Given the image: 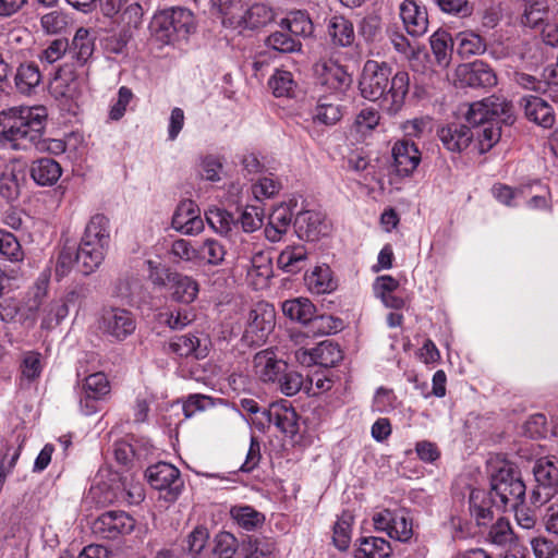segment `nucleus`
<instances>
[{"label":"nucleus","instance_id":"f257e3e1","mask_svg":"<svg viewBox=\"0 0 558 558\" xmlns=\"http://www.w3.org/2000/svg\"><path fill=\"white\" fill-rule=\"evenodd\" d=\"M410 87V75L399 71L391 76V68L385 62H365L360 80L361 95L371 101L383 99L387 109L397 112L403 105Z\"/></svg>","mask_w":558,"mask_h":558},{"label":"nucleus","instance_id":"f03ea898","mask_svg":"<svg viewBox=\"0 0 558 558\" xmlns=\"http://www.w3.org/2000/svg\"><path fill=\"white\" fill-rule=\"evenodd\" d=\"M47 110L45 107L11 108L0 113V144L12 149L35 148L43 137Z\"/></svg>","mask_w":558,"mask_h":558},{"label":"nucleus","instance_id":"7ed1b4c3","mask_svg":"<svg viewBox=\"0 0 558 558\" xmlns=\"http://www.w3.org/2000/svg\"><path fill=\"white\" fill-rule=\"evenodd\" d=\"M525 490L520 472L510 462H502L490 475L489 500L499 510L518 508L524 500Z\"/></svg>","mask_w":558,"mask_h":558},{"label":"nucleus","instance_id":"20e7f679","mask_svg":"<svg viewBox=\"0 0 558 558\" xmlns=\"http://www.w3.org/2000/svg\"><path fill=\"white\" fill-rule=\"evenodd\" d=\"M84 366L83 361L77 362L76 377H83L80 385L78 411L84 416L96 414L100 410V402L105 401L111 392V385L102 372H93Z\"/></svg>","mask_w":558,"mask_h":558},{"label":"nucleus","instance_id":"39448f33","mask_svg":"<svg viewBox=\"0 0 558 558\" xmlns=\"http://www.w3.org/2000/svg\"><path fill=\"white\" fill-rule=\"evenodd\" d=\"M238 259L246 260V279L255 289H263L268 286L272 277V260L269 253L254 241L253 236L241 238L236 246Z\"/></svg>","mask_w":558,"mask_h":558},{"label":"nucleus","instance_id":"423d86ee","mask_svg":"<svg viewBox=\"0 0 558 558\" xmlns=\"http://www.w3.org/2000/svg\"><path fill=\"white\" fill-rule=\"evenodd\" d=\"M153 31L158 39L167 44L186 39L194 32L193 13L184 8H175L154 17Z\"/></svg>","mask_w":558,"mask_h":558},{"label":"nucleus","instance_id":"0eeeda50","mask_svg":"<svg viewBox=\"0 0 558 558\" xmlns=\"http://www.w3.org/2000/svg\"><path fill=\"white\" fill-rule=\"evenodd\" d=\"M145 476L149 485L159 492V498L166 502H174L184 487L180 471L167 462H159L149 466Z\"/></svg>","mask_w":558,"mask_h":558},{"label":"nucleus","instance_id":"6e6552de","mask_svg":"<svg viewBox=\"0 0 558 558\" xmlns=\"http://www.w3.org/2000/svg\"><path fill=\"white\" fill-rule=\"evenodd\" d=\"M536 487L530 495L531 504L542 506L549 501L558 490V459L545 457L536 461L533 468Z\"/></svg>","mask_w":558,"mask_h":558},{"label":"nucleus","instance_id":"1a4fd4ad","mask_svg":"<svg viewBox=\"0 0 558 558\" xmlns=\"http://www.w3.org/2000/svg\"><path fill=\"white\" fill-rule=\"evenodd\" d=\"M100 332L116 341H124L136 329V319L126 308L104 306L97 319Z\"/></svg>","mask_w":558,"mask_h":558},{"label":"nucleus","instance_id":"9d476101","mask_svg":"<svg viewBox=\"0 0 558 558\" xmlns=\"http://www.w3.org/2000/svg\"><path fill=\"white\" fill-rule=\"evenodd\" d=\"M284 316L302 325L312 324L313 331L328 333L330 331L329 322L331 317L316 315L315 305L306 298H295L286 300L281 305Z\"/></svg>","mask_w":558,"mask_h":558},{"label":"nucleus","instance_id":"9b49d317","mask_svg":"<svg viewBox=\"0 0 558 558\" xmlns=\"http://www.w3.org/2000/svg\"><path fill=\"white\" fill-rule=\"evenodd\" d=\"M276 325V314L271 306L263 305L250 311L242 339L248 345L266 341Z\"/></svg>","mask_w":558,"mask_h":558},{"label":"nucleus","instance_id":"f8f14e48","mask_svg":"<svg viewBox=\"0 0 558 558\" xmlns=\"http://www.w3.org/2000/svg\"><path fill=\"white\" fill-rule=\"evenodd\" d=\"M374 526L377 531L399 542H408L413 535L412 520L404 510L384 509L373 517Z\"/></svg>","mask_w":558,"mask_h":558},{"label":"nucleus","instance_id":"ddd939ff","mask_svg":"<svg viewBox=\"0 0 558 558\" xmlns=\"http://www.w3.org/2000/svg\"><path fill=\"white\" fill-rule=\"evenodd\" d=\"M135 526V520L124 511H107L94 520L93 533L101 538L116 539L130 534Z\"/></svg>","mask_w":558,"mask_h":558},{"label":"nucleus","instance_id":"4468645a","mask_svg":"<svg viewBox=\"0 0 558 558\" xmlns=\"http://www.w3.org/2000/svg\"><path fill=\"white\" fill-rule=\"evenodd\" d=\"M287 367L288 364L272 349L262 350L253 359L254 374L265 384H276Z\"/></svg>","mask_w":558,"mask_h":558},{"label":"nucleus","instance_id":"2eb2a0df","mask_svg":"<svg viewBox=\"0 0 558 558\" xmlns=\"http://www.w3.org/2000/svg\"><path fill=\"white\" fill-rule=\"evenodd\" d=\"M313 69L319 82L331 89L344 90L352 84V76L332 59L322 58Z\"/></svg>","mask_w":558,"mask_h":558},{"label":"nucleus","instance_id":"dca6fc26","mask_svg":"<svg viewBox=\"0 0 558 558\" xmlns=\"http://www.w3.org/2000/svg\"><path fill=\"white\" fill-rule=\"evenodd\" d=\"M295 233L301 240L317 241L327 235L329 226L325 216L315 210H304L296 215L294 220Z\"/></svg>","mask_w":558,"mask_h":558},{"label":"nucleus","instance_id":"f3484780","mask_svg":"<svg viewBox=\"0 0 558 558\" xmlns=\"http://www.w3.org/2000/svg\"><path fill=\"white\" fill-rule=\"evenodd\" d=\"M171 226L177 231L186 235L202 232L204 222L196 204L190 199L181 202L172 216Z\"/></svg>","mask_w":558,"mask_h":558},{"label":"nucleus","instance_id":"a211bd4d","mask_svg":"<svg viewBox=\"0 0 558 558\" xmlns=\"http://www.w3.org/2000/svg\"><path fill=\"white\" fill-rule=\"evenodd\" d=\"M392 157L393 167L397 173L402 177L412 174L421 162V153L417 146L408 140L395 143Z\"/></svg>","mask_w":558,"mask_h":558},{"label":"nucleus","instance_id":"6ab92c4d","mask_svg":"<svg viewBox=\"0 0 558 558\" xmlns=\"http://www.w3.org/2000/svg\"><path fill=\"white\" fill-rule=\"evenodd\" d=\"M263 414L269 423L291 437L299 430L298 413L287 402L272 403Z\"/></svg>","mask_w":558,"mask_h":558},{"label":"nucleus","instance_id":"aec40b11","mask_svg":"<svg viewBox=\"0 0 558 558\" xmlns=\"http://www.w3.org/2000/svg\"><path fill=\"white\" fill-rule=\"evenodd\" d=\"M400 16L410 35L418 37L427 32V11L424 7L418 5L415 0H404L401 3Z\"/></svg>","mask_w":558,"mask_h":558},{"label":"nucleus","instance_id":"412c9836","mask_svg":"<svg viewBox=\"0 0 558 558\" xmlns=\"http://www.w3.org/2000/svg\"><path fill=\"white\" fill-rule=\"evenodd\" d=\"M167 280L172 300L190 304L195 301L199 292V283L191 276L180 272H168Z\"/></svg>","mask_w":558,"mask_h":558},{"label":"nucleus","instance_id":"4be33fe9","mask_svg":"<svg viewBox=\"0 0 558 558\" xmlns=\"http://www.w3.org/2000/svg\"><path fill=\"white\" fill-rule=\"evenodd\" d=\"M525 117L535 124L549 129L555 123V113L551 106L538 96H524L521 99Z\"/></svg>","mask_w":558,"mask_h":558},{"label":"nucleus","instance_id":"5701e85b","mask_svg":"<svg viewBox=\"0 0 558 558\" xmlns=\"http://www.w3.org/2000/svg\"><path fill=\"white\" fill-rule=\"evenodd\" d=\"M438 137L447 150L461 153L469 147L473 133L466 125L451 123L438 130Z\"/></svg>","mask_w":558,"mask_h":558},{"label":"nucleus","instance_id":"b1692460","mask_svg":"<svg viewBox=\"0 0 558 558\" xmlns=\"http://www.w3.org/2000/svg\"><path fill=\"white\" fill-rule=\"evenodd\" d=\"M459 74L471 87H492L497 84L495 72L483 61H475L460 66Z\"/></svg>","mask_w":558,"mask_h":558},{"label":"nucleus","instance_id":"393cba45","mask_svg":"<svg viewBox=\"0 0 558 558\" xmlns=\"http://www.w3.org/2000/svg\"><path fill=\"white\" fill-rule=\"evenodd\" d=\"M110 220L104 214L92 216L86 225L82 242L108 250L110 243Z\"/></svg>","mask_w":558,"mask_h":558},{"label":"nucleus","instance_id":"a878e982","mask_svg":"<svg viewBox=\"0 0 558 558\" xmlns=\"http://www.w3.org/2000/svg\"><path fill=\"white\" fill-rule=\"evenodd\" d=\"M169 351L180 357L193 356L197 360L204 359L208 354L206 343L193 335H182L174 337L168 343Z\"/></svg>","mask_w":558,"mask_h":558},{"label":"nucleus","instance_id":"bb28decb","mask_svg":"<svg viewBox=\"0 0 558 558\" xmlns=\"http://www.w3.org/2000/svg\"><path fill=\"white\" fill-rule=\"evenodd\" d=\"M107 250L82 242L77 250L75 262L77 271L88 276L101 265Z\"/></svg>","mask_w":558,"mask_h":558},{"label":"nucleus","instance_id":"cd10ccee","mask_svg":"<svg viewBox=\"0 0 558 558\" xmlns=\"http://www.w3.org/2000/svg\"><path fill=\"white\" fill-rule=\"evenodd\" d=\"M61 173L60 165L51 158H40L31 166V177L38 185L49 186L54 184Z\"/></svg>","mask_w":558,"mask_h":558},{"label":"nucleus","instance_id":"c85d7f7f","mask_svg":"<svg viewBox=\"0 0 558 558\" xmlns=\"http://www.w3.org/2000/svg\"><path fill=\"white\" fill-rule=\"evenodd\" d=\"M275 19L274 10L263 3H255L248 8L243 14L238 15L234 20L238 25L244 28H258L266 26Z\"/></svg>","mask_w":558,"mask_h":558},{"label":"nucleus","instance_id":"c756f323","mask_svg":"<svg viewBox=\"0 0 558 558\" xmlns=\"http://www.w3.org/2000/svg\"><path fill=\"white\" fill-rule=\"evenodd\" d=\"M454 45L457 52L462 58L482 54L486 51L485 39L473 31H463L456 34Z\"/></svg>","mask_w":558,"mask_h":558},{"label":"nucleus","instance_id":"7c9ffc66","mask_svg":"<svg viewBox=\"0 0 558 558\" xmlns=\"http://www.w3.org/2000/svg\"><path fill=\"white\" fill-rule=\"evenodd\" d=\"M390 543L381 537L368 536L360 539L355 549V558H389L391 555Z\"/></svg>","mask_w":558,"mask_h":558},{"label":"nucleus","instance_id":"2f4dec72","mask_svg":"<svg viewBox=\"0 0 558 558\" xmlns=\"http://www.w3.org/2000/svg\"><path fill=\"white\" fill-rule=\"evenodd\" d=\"M494 504L489 500V494L482 489H473L470 494V511L477 525H486L493 519Z\"/></svg>","mask_w":558,"mask_h":558},{"label":"nucleus","instance_id":"473e14b6","mask_svg":"<svg viewBox=\"0 0 558 558\" xmlns=\"http://www.w3.org/2000/svg\"><path fill=\"white\" fill-rule=\"evenodd\" d=\"M305 284L315 294L329 293L336 289V282L328 266L315 267L311 274L305 276Z\"/></svg>","mask_w":558,"mask_h":558},{"label":"nucleus","instance_id":"72a5a7b5","mask_svg":"<svg viewBox=\"0 0 558 558\" xmlns=\"http://www.w3.org/2000/svg\"><path fill=\"white\" fill-rule=\"evenodd\" d=\"M328 34L332 43L340 47L351 46L354 41L352 23L343 16H332L328 23Z\"/></svg>","mask_w":558,"mask_h":558},{"label":"nucleus","instance_id":"f704fd0d","mask_svg":"<svg viewBox=\"0 0 558 558\" xmlns=\"http://www.w3.org/2000/svg\"><path fill=\"white\" fill-rule=\"evenodd\" d=\"M306 258L307 251L304 246H288L278 256V265L286 272L295 274L304 268Z\"/></svg>","mask_w":558,"mask_h":558},{"label":"nucleus","instance_id":"c9c22d12","mask_svg":"<svg viewBox=\"0 0 558 558\" xmlns=\"http://www.w3.org/2000/svg\"><path fill=\"white\" fill-rule=\"evenodd\" d=\"M454 38L446 31H437L430 37V48L436 61L441 66H447L450 61Z\"/></svg>","mask_w":558,"mask_h":558},{"label":"nucleus","instance_id":"e433bc0d","mask_svg":"<svg viewBox=\"0 0 558 558\" xmlns=\"http://www.w3.org/2000/svg\"><path fill=\"white\" fill-rule=\"evenodd\" d=\"M283 29L295 36L308 37L313 34V22L308 14L303 11H293L280 22Z\"/></svg>","mask_w":558,"mask_h":558},{"label":"nucleus","instance_id":"4c0bfd02","mask_svg":"<svg viewBox=\"0 0 558 558\" xmlns=\"http://www.w3.org/2000/svg\"><path fill=\"white\" fill-rule=\"evenodd\" d=\"M41 82V74L35 63H22L15 74L16 88L23 94H29Z\"/></svg>","mask_w":558,"mask_h":558},{"label":"nucleus","instance_id":"58836bf2","mask_svg":"<svg viewBox=\"0 0 558 558\" xmlns=\"http://www.w3.org/2000/svg\"><path fill=\"white\" fill-rule=\"evenodd\" d=\"M313 355L316 357V365L323 367H333L343 359L340 347L328 340L318 343L313 349Z\"/></svg>","mask_w":558,"mask_h":558},{"label":"nucleus","instance_id":"ea45409f","mask_svg":"<svg viewBox=\"0 0 558 558\" xmlns=\"http://www.w3.org/2000/svg\"><path fill=\"white\" fill-rule=\"evenodd\" d=\"M341 106L328 97L319 98L314 112V120L326 125L336 124L342 118Z\"/></svg>","mask_w":558,"mask_h":558},{"label":"nucleus","instance_id":"a19ab883","mask_svg":"<svg viewBox=\"0 0 558 558\" xmlns=\"http://www.w3.org/2000/svg\"><path fill=\"white\" fill-rule=\"evenodd\" d=\"M232 519L243 529L252 531L262 525L265 517L251 506H234L230 509Z\"/></svg>","mask_w":558,"mask_h":558},{"label":"nucleus","instance_id":"79ce46f5","mask_svg":"<svg viewBox=\"0 0 558 558\" xmlns=\"http://www.w3.org/2000/svg\"><path fill=\"white\" fill-rule=\"evenodd\" d=\"M268 86L276 97H291L296 87V83L291 72L277 69L270 76Z\"/></svg>","mask_w":558,"mask_h":558},{"label":"nucleus","instance_id":"37998d69","mask_svg":"<svg viewBox=\"0 0 558 558\" xmlns=\"http://www.w3.org/2000/svg\"><path fill=\"white\" fill-rule=\"evenodd\" d=\"M227 251L225 246L215 239H206L198 246V262H205L211 266H219L223 263Z\"/></svg>","mask_w":558,"mask_h":558},{"label":"nucleus","instance_id":"c03bdc74","mask_svg":"<svg viewBox=\"0 0 558 558\" xmlns=\"http://www.w3.org/2000/svg\"><path fill=\"white\" fill-rule=\"evenodd\" d=\"M353 515L350 512H343L333 526L332 541L335 546L344 551L349 548L351 542V526Z\"/></svg>","mask_w":558,"mask_h":558},{"label":"nucleus","instance_id":"a18cd8bd","mask_svg":"<svg viewBox=\"0 0 558 558\" xmlns=\"http://www.w3.org/2000/svg\"><path fill=\"white\" fill-rule=\"evenodd\" d=\"M265 45L281 53L300 51L302 44L286 32L271 33L265 40Z\"/></svg>","mask_w":558,"mask_h":558},{"label":"nucleus","instance_id":"49530a36","mask_svg":"<svg viewBox=\"0 0 558 558\" xmlns=\"http://www.w3.org/2000/svg\"><path fill=\"white\" fill-rule=\"evenodd\" d=\"M94 43L89 38V32L85 28H78L72 39V56H74L78 62H86L93 54Z\"/></svg>","mask_w":558,"mask_h":558},{"label":"nucleus","instance_id":"de8ad7c7","mask_svg":"<svg viewBox=\"0 0 558 558\" xmlns=\"http://www.w3.org/2000/svg\"><path fill=\"white\" fill-rule=\"evenodd\" d=\"M488 112L492 120H500L504 123H512L513 121V107L511 102L498 96H490L486 98Z\"/></svg>","mask_w":558,"mask_h":558},{"label":"nucleus","instance_id":"09e8293b","mask_svg":"<svg viewBox=\"0 0 558 558\" xmlns=\"http://www.w3.org/2000/svg\"><path fill=\"white\" fill-rule=\"evenodd\" d=\"M50 94L60 100L68 101L70 97V70L66 66L59 68L49 83Z\"/></svg>","mask_w":558,"mask_h":558},{"label":"nucleus","instance_id":"8fccbe9b","mask_svg":"<svg viewBox=\"0 0 558 558\" xmlns=\"http://www.w3.org/2000/svg\"><path fill=\"white\" fill-rule=\"evenodd\" d=\"M206 220L213 230L220 234H227L234 225V219L230 213L221 208H209L206 211Z\"/></svg>","mask_w":558,"mask_h":558},{"label":"nucleus","instance_id":"3c124183","mask_svg":"<svg viewBox=\"0 0 558 558\" xmlns=\"http://www.w3.org/2000/svg\"><path fill=\"white\" fill-rule=\"evenodd\" d=\"M169 254L174 262H198V247H195L190 241L178 239L172 242Z\"/></svg>","mask_w":558,"mask_h":558},{"label":"nucleus","instance_id":"603ef678","mask_svg":"<svg viewBox=\"0 0 558 558\" xmlns=\"http://www.w3.org/2000/svg\"><path fill=\"white\" fill-rule=\"evenodd\" d=\"M160 318L171 329H183L195 319V313L190 308H174L160 313Z\"/></svg>","mask_w":558,"mask_h":558},{"label":"nucleus","instance_id":"864d4df0","mask_svg":"<svg viewBox=\"0 0 558 558\" xmlns=\"http://www.w3.org/2000/svg\"><path fill=\"white\" fill-rule=\"evenodd\" d=\"M548 2H534L525 4L521 16V24L531 28L539 27L545 21Z\"/></svg>","mask_w":558,"mask_h":558},{"label":"nucleus","instance_id":"5fc2aeb1","mask_svg":"<svg viewBox=\"0 0 558 558\" xmlns=\"http://www.w3.org/2000/svg\"><path fill=\"white\" fill-rule=\"evenodd\" d=\"M41 371V354L35 351L25 352L21 362L22 378L33 381L40 376Z\"/></svg>","mask_w":558,"mask_h":558},{"label":"nucleus","instance_id":"6e6d98bb","mask_svg":"<svg viewBox=\"0 0 558 558\" xmlns=\"http://www.w3.org/2000/svg\"><path fill=\"white\" fill-rule=\"evenodd\" d=\"M0 254L11 262H19L23 259V252L20 242L15 235L4 230H0Z\"/></svg>","mask_w":558,"mask_h":558},{"label":"nucleus","instance_id":"4d7b16f0","mask_svg":"<svg viewBox=\"0 0 558 558\" xmlns=\"http://www.w3.org/2000/svg\"><path fill=\"white\" fill-rule=\"evenodd\" d=\"M236 550L238 541L232 534L223 532L217 535L215 547L217 558H241Z\"/></svg>","mask_w":558,"mask_h":558},{"label":"nucleus","instance_id":"13d9d810","mask_svg":"<svg viewBox=\"0 0 558 558\" xmlns=\"http://www.w3.org/2000/svg\"><path fill=\"white\" fill-rule=\"evenodd\" d=\"M276 384L283 395L292 397L301 390L303 386V376L298 372L289 371L287 368Z\"/></svg>","mask_w":558,"mask_h":558},{"label":"nucleus","instance_id":"bf43d9fd","mask_svg":"<svg viewBox=\"0 0 558 558\" xmlns=\"http://www.w3.org/2000/svg\"><path fill=\"white\" fill-rule=\"evenodd\" d=\"M49 286V277L47 274L43 272L37 278L34 287L32 288L29 294V299L27 301V306L29 311H38L41 306L44 300L47 296Z\"/></svg>","mask_w":558,"mask_h":558},{"label":"nucleus","instance_id":"052dcab7","mask_svg":"<svg viewBox=\"0 0 558 558\" xmlns=\"http://www.w3.org/2000/svg\"><path fill=\"white\" fill-rule=\"evenodd\" d=\"M133 92L126 87L121 86L118 90L117 100L110 106L108 117L111 121H119L125 114L126 108L133 99Z\"/></svg>","mask_w":558,"mask_h":558},{"label":"nucleus","instance_id":"680f3d73","mask_svg":"<svg viewBox=\"0 0 558 558\" xmlns=\"http://www.w3.org/2000/svg\"><path fill=\"white\" fill-rule=\"evenodd\" d=\"M209 538V533L206 527H195L186 537V548L193 558L198 557Z\"/></svg>","mask_w":558,"mask_h":558},{"label":"nucleus","instance_id":"e2e57ef3","mask_svg":"<svg viewBox=\"0 0 558 558\" xmlns=\"http://www.w3.org/2000/svg\"><path fill=\"white\" fill-rule=\"evenodd\" d=\"M488 538L492 543L502 546L510 543L513 538L511 525L506 519H498L490 527Z\"/></svg>","mask_w":558,"mask_h":558},{"label":"nucleus","instance_id":"0e129e2a","mask_svg":"<svg viewBox=\"0 0 558 558\" xmlns=\"http://www.w3.org/2000/svg\"><path fill=\"white\" fill-rule=\"evenodd\" d=\"M0 195L7 201H14L20 195V183L13 171L0 175Z\"/></svg>","mask_w":558,"mask_h":558},{"label":"nucleus","instance_id":"69168bd1","mask_svg":"<svg viewBox=\"0 0 558 558\" xmlns=\"http://www.w3.org/2000/svg\"><path fill=\"white\" fill-rule=\"evenodd\" d=\"M531 547L535 558H558V544L546 537H534Z\"/></svg>","mask_w":558,"mask_h":558},{"label":"nucleus","instance_id":"338daca9","mask_svg":"<svg viewBox=\"0 0 558 558\" xmlns=\"http://www.w3.org/2000/svg\"><path fill=\"white\" fill-rule=\"evenodd\" d=\"M380 120L379 112L374 108L362 109L355 118V126L359 132L365 133L374 130Z\"/></svg>","mask_w":558,"mask_h":558},{"label":"nucleus","instance_id":"774afa93","mask_svg":"<svg viewBox=\"0 0 558 558\" xmlns=\"http://www.w3.org/2000/svg\"><path fill=\"white\" fill-rule=\"evenodd\" d=\"M245 232H253L263 226L262 210L256 206L246 207L240 218Z\"/></svg>","mask_w":558,"mask_h":558}]
</instances>
